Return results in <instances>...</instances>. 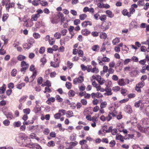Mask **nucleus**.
Listing matches in <instances>:
<instances>
[{
  "mask_svg": "<svg viewBox=\"0 0 149 149\" xmlns=\"http://www.w3.org/2000/svg\"><path fill=\"white\" fill-rule=\"evenodd\" d=\"M28 136L24 133H21L19 135L18 137L16 138V141L22 146L28 147L29 143L27 141Z\"/></svg>",
  "mask_w": 149,
  "mask_h": 149,
  "instance_id": "nucleus-1",
  "label": "nucleus"
},
{
  "mask_svg": "<svg viewBox=\"0 0 149 149\" xmlns=\"http://www.w3.org/2000/svg\"><path fill=\"white\" fill-rule=\"evenodd\" d=\"M29 66V64L27 63L26 62L24 61H22L21 64V66L22 67L20 70L21 71L23 72L24 73V72L26 71L28 68Z\"/></svg>",
  "mask_w": 149,
  "mask_h": 149,
  "instance_id": "nucleus-2",
  "label": "nucleus"
},
{
  "mask_svg": "<svg viewBox=\"0 0 149 149\" xmlns=\"http://www.w3.org/2000/svg\"><path fill=\"white\" fill-rule=\"evenodd\" d=\"M60 20V17L59 15L56 16L51 19V21L52 23L53 24H57Z\"/></svg>",
  "mask_w": 149,
  "mask_h": 149,
  "instance_id": "nucleus-3",
  "label": "nucleus"
},
{
  "mask_svg": "<svg viewBox=\"0 0 149 149\" xmlns=\"http://www.w3.org/2000/svg\"><path fill=\"white\" fill-rule=\"evenodd\" d=\"M84 81L83 77L81 76H80L78 78H75L73 80V83L76 84L77 83H80Z\"/></svg>",
  "mask_w": 149,
  "mask_h": 149,
  "instance_id": "nucleus-4",
  "label": "nucleus"
},
{
  "mask_svg": "<svg viewBox=\"0 0 149 149\" xmlns=\"http://www.w3.org/2000/svg\"><path fill=\"white\" fill-rule=\"evenodd\" d=\"M125 81H124L123 79H119L118 81V84L121 86H124L126 85V83L125 82H127V84H129V80L127 79H125Z\"/></svg>",
  "mask_w": 149,
  "mask_h": 149,
  "instance_id": "nucleus-5",
  "label": "nucleus"
},
{
  "mask_svg": "<svg viewBox=\"0 0 149 149\" xmlns=\"http://www.w3.org/2000/svg\"><path fill=\"white\" fill-rule=\"evenodd\" d=\"M100 58L99 57L97 58V60H98L99 63L100 65L101 64V63H102V61L104 62H109L110 61V59L109 58L106 56H104L102 58V61L100 60Z\"/></svg>",
  "mask_w": 149,
  "mask_h": 149,
  "instance_id": "nucleus-6",
  "label": "nucleus"
},
{
  "mask_svg": "<svg viewBox=\"0 0 149 149\" xmlns=\"http://www.w3.org/2000/svg\"><path fill=\"white\" fill-rule=\"evenodd\" d=\"M45 24L44 22L42 21H39L37 22L35 25V26L37 28H39L41 27H45Z\"/></svg>",
  "mask_w": 149,
  "mask_h": 149,
  "instance_id": "nucleus-7",
  "label": "nucleus"
},
{
  "mask_svg": "<svg viewBox=\"0 0 149 149\" xmlns=\"http://www.w3.org/2000/svg\"><path fill=\"white\" fill-rule=\"evenodd\" d=\"M97 81L100 85H103L105 82V80L99 75H97Z\"/></svg>",
  "mask_w": 149,
  "mask_h": 149,
  "instance_id": "nucleus-8",
  "label": "nucleus"
},
{
  "mask_svg": "<svg viewBox=\"0 0 149 149\" xmlns=\"http://www.w3.org/2000/svg\"><path fill=\"white\" fill-rule=\"evenodd\" d=\"M15 3H10L8 6L7 3L5 4V6L6 8V10L8 12L9 11V9L10 8H13L14 7Z\"/></svg>",
  "mask_w": 149,
  "mask_h": 149,
  "instance_id": "nucleus-9",
  "label": "nucleus"
},
{
  "mask_svg": "<svg viewBox=\"0 0 149 149\" xmlns=\"http://www.w3.org/2000/svg\"><path fill=\"white\" fill-rule=\"evenodd\" d=\"M81 33L85 36H87L90 34L91 32L87 29H85L82 30Z\"/></svg>",
  "mask_w": 149,
  "mask_h": 149,
  "instance_id": "nucleus-10",
  "label": "nucleus"
},
{
  "mask_svg": "<svg viewBox=\"0 0 149 149\" xmlns=\"http://www.w3.org/2000/svg\"><path fill=\"white\" fill-rule=\"evenodd\" d=\"M105 91L106 93L104 94L105 95H111L112 93L111 92V88L106 87L105 88Z\"/></svg>",
  "mask_w": 149,
  "mask_h": 149,
  "instance_id": "nucleus-11",
  "label": "nucleus"
},
{
  "mask_svg": "<svg viewBox=\"0 0 149 149\" xmlns=\"http://www.w3.org/2000/svg\"><path fill=\"white\" fill-rule=\"evenodd\" d=\"M4 114L6 116V118L10 120H11L14 118V117L13 116V114L11 112H8L7 113L5 114Z\"/></svg>",
  "mask_w": 149,
  "mask_h": 149,
  "instance_id": "nucleus-12",
  "label": "nucleus"
},
{
  "mask_svg": "<svg viewBox=\"0 0 149 149\" xmlns=\"http://www.w3.org/2000/svg\"><path fill=\"white\" fill-rule=\"evenodd\" d=\"M40 62L41 63L40 64V66L41 67H43L44 65L46 63L47 60L44 57L41 58L40 60Z\"/></svg>",
  "mask_w": 149,
  "mask_h": 149,
  "instance_id": "nucleus-13",
  "label": "nucleus"
},
{
  "mask_svg": "<svg viewBox=\"0 0 149 149\" xmlns=\"http://www.w3.org/2000/svg\"><path fill=\"white\" fill-rule=\"evenodd\" d=\"M106 13L107 14V16L111 18L113 17H114V14L110 10H107L106 11Z\"/></svg>",
  "mask_w": 149,
  "mask_h": 149,
  "instance_id": "nucleus-14",
  "label": "nucleus"
},
{
  "mask_svg": "<svg viewBox=\"0 0 149 149\" xmlns=\"http://www.w3.org/2000/svg\"><path fill=\"white\" fill-rule=\"evenodd\" d=\"M40 16V15H38L36 14L35 15H33L31 16V20L32 21H36L38 18Z\"/></svg>",
  "mask_w": 149,
  "mask_h": 149,
  "instance_id": "nucleus-15",
  "label": "nucleus"
},
{
  "mask_svg": "<svg viewBox=\"0 0 149 149\" xmlns=\"http://www.w3.org/2000/svg\"><path fill=\"white\" fill-rule=\"evenodd\" d=\"M122 13L123 14L124 16H127L129 17H130L131 16L130 14L128 12L127 10L126 9H124L122 11Z\"/></svg>",
  "mask_w": 149,
  "mask_h": 149,
  "instance_id": "nucleus-16",
  "label": "nucleus"
},
{
  "mask_svg": "<svg viewBox=\"0 0 149 149\" xmlns=\"http://www.w3.org/2000/svg\"><path fill=\"white\" fill-rule=\"evenodd\" d=\"M139 73V72L137 70H134L130 72V74L132 76L136 77Z\"/></svg>",
  "mask_w": 149,
  "mask_h": 149,
  "instance_id": "nucleus-17",
  "label": "nucleus"
},
{
  "mask_svg": "<svg viewBox=\"0 0 149 149\" xmlns=\"http://www.w3.org/2000/svg\"><path fill=\"white\" fill-rule=\"evenodd\" d=\"M51 66L54 68H57L59 67V64L58 63H57L53 61H51L50 62Z\"/></svg>",
  "mask_w": 149,
  "mask_h": 149,
  "instance_id": "nucleus-18",
  "label": "nucleus"
},
{
  "mask_svg": "<svg viewBox=\"0 0 149 149\" xmlns=\"http://www.w3.org/2000/svg\"><path fill=\"white\" fill-rule=\"evenodd\" d=\"M89 23V25L91 26L92 25V23L90 21H84L81 24V25L83 27H85L87 26V23Z\"/></svg>",
  "mask_w": 149,
  "mask_h": 149,
  "instance_id": "nucleus-19",
  "label": "nucleus"
},
{
  "mask_svg": "<svg viewBox=\"0 0 149 149\" xmlns=\"http://www.w3.org/2000/svg\"><path fill=\"white\" fill-rule=\"evenodd\" d=\"M21 125V123L20 121L15 122L13 123V126L15 127H19Z\"/></svg>",
  "mask_w": 149,
  "mask_h": 149,
  "instance_id": "nucleus-20",
  "label": "nucleus"
},
{
  "mask_svg": "<svg viewBox=\"0 0 149 149\" xmlns=\"http://www.w3.org/2000/svg\"><path fill=\"white\" fill-rule=\"evenodd\" d=\"M27 97L28 96L27 95H25L23 96L19 99V101L20 102H24Z\"/></svg>",
  "mask_w": 149,
  "mask_h": 149,
  "instance_id": "nucleus-21",
  "label": "nucleus"
},
{
  "mask_svg": "<svg viewBox=\"0 0 149 149\" xmlns=\"http://www.w3.org/2000/svg\"><path fill=\"white\" fill-rule=\"evenodd\" d=\"M66 115L67 117H71L73 116V113L71 111H67Z\"/></svg>",
  "mask_w": 149,
  "mask_h": 149,
  "instance_id": "nucleus-22",
  "label": "nucleus"
},
{
  "mask_svg": "<svg viewBox=\"0 0 149 149\" xmlns=\"http://www.w3.org/2000/svg\"><path fill=\"white\" fill-rule=\"evenodd\" d=\"M75 92L72 90H70L68 93V95L69 97H73L75 95Z\"/></svg>",
  "mask_w": 149,
  "mask_h": 149,
  "instance_id": "nucleus-23",
  "label": "nucleus"
},
{
  "mask_svg": "<svg viewBox=\"0 0 149 149\" xmlns=\"http://www.w3.org/2000/svg\"><path fill=\"white\" fill-rule=\"evenodd\" d=\"M120 41V38H116L112 41V43L113 45H116Z\"/></svg>",
  "mask_w": 149,
  "mask_h": 149,
  "instance_id": "nucleus-24",
  "label": "nucleus"
},
{
  "mask_svg": "<svg viewBox=\"0 0 149 149\" xmlns=\"http://www.w3.org/2000/svg\"><path fill=\"white\" fill-rule=\"evenodd\" d=\"M92 50L94 51H98L100 49L99 46L98 45H94L91 48Z\"/></svg>",
  "mask_w": 149,
  "mask_h": 149,
  "instance_id": "nucleus-25",
  "label": "nucleus"
},
{
  "mask_svg": "<svg viewBox=\"0 0 149 149\" xmlns=\"http://www.w3.org/2000/svg\"><path fill=\"white\" fill-rule=\"evenodd\" d=\"M25 85V84L24 83H22L20 84H17V88L18 89H21Z\"/></svg>",
  "mask_w": 149,
  "mask_h": 149,
  "instance_id": "nucleus-26",
  "label": "nucleus"
},
{
  "mask_svg": "<svg viewBox=\"0 0 149 149\" xmlns=\"http://www.w3.org/2000/svg\"><path fill=\"white\" fill-rule=\"evenodd\" d=\"M99 72V69L96 67H94L92 68L91 72L95 74Z\"/></svg>",
  "mask_w": 149,
  "mask_h": 149,
  "instance_id": "nucleus-27",
  "label": "nucleus"
},
{
  "mask_svg": "<svg viewBox=\"0 0 149 149\" xmlns=\"http://www.w3.org/2000/svg\"><path fill=\"white\" fill-rule=\"evenodd\" d=\"M107 35L105 33L102 32L100 35V37L101 39H105L107 38Z\"/></svg>",
  "mask_w": 149,
  "mask_h": 149,
  "instance_id": "nucleus-28",
  "label": "nucleus"
},
{
  "mask_svg": "<svg viewBox=\"0 0 149 149\" xmlns=\"http://www.w3.org/2000/svg\"><path fill=\"white\" fill-rule=\"evenodd\" d=\"M87 15L85 14H81L79 15V19L81 20H84L87 17Z\"/></svg>",
  "mask_w": 149,
  "mask_h": 149,
  "instance_id": "nucleus-29",
  "label": "nucleus"
},
{
  "mask_svg": "<svg viewBox=\"0 0 149 149\" xmlns=\"http://www.w3.org/2000/svg\"><path fill=\"white\" fill-rule=\"evenodd\" d=\"M130 26H131V27L132 28H137V27L136 22L134 21H132L131 22L130 24Z\"/></svg>",
  "mask_w": 149,
  "mask_h": 149,
  "instance_id": "nucleus-30",
  "label": "nucleus"
},
{
  "mask_svg": "<svg viewBox=\"0 0 149 149\" xmlns=\"http://www.w3.org/2000/svg\"><path fill=\"white\" fill-rule=\"evenodd\" d=\"M26 57L22 55H19L17 57V59L19 61H22Z\"/></svg>",
  "mask_w": 149,
  "mask_h": 149,
  "instance_id": "nucleus-31",
  "label": "nucleus"
},
{
  "mask_svg": "<svg viewBox=\"0 0 149 149\" xmlns=\"http://www.w3.org/2000/svg\"><path fill=\"white\" fill-rule=\"evenodd\" d=\"M74 29V27L73 26H70L68 30L70 34L72 35V36L70 38L71 39L72 37V36H74V34H72V31Z\"/></svg>",
  "mask_w": 149,
  "mask_h": 149,
  "instance_id": "nucleus-32",
  "label": "nucleus"
},
{
  "mask_svg": "<svg viewBox=\"0 0 149 149\" xmlns=\"http://www.w3.org/2000/svg\"><path fill=\"white\" fill-rule=\"evenodd\" d=\"M42 86H46L47 87H50L51 86V83L50 81L49 80H47L44 83V84H42Z\"/></svg>",
  "mask_w": 149,
  "mask_h": 149,
  "instance_id": "nucleus-33",
  "label": "nucleus"
},
{
  "mask_svg": "<svg viewBox=\"0 0 149 149\" xmlns=\"http://www.w3.org/2000/svg\"><path fill=\"white\" fill-rule=\"evenodd\" d=\"M76 135L75 134H72L70 137V139L71 141H75L76 139Z\"/></svg>",
  "mask_w": 149,
  "mask_h": 149,
  "instance_id": "nucleus-34",
  "label": "nucleus"
},
{
  "mask_svg": "<svg viewBox=\"0 0 149 149\" xmlns=\"http://www.w3.org/2000/svg\"><path fill=\"white\" fill-rule=\"evenodd\" d=\"M66 111L64 109L59 110L58 111V113L60 115V116H63L66 113Z\"/></svg>",
  "mask_w": 149,
  "mask_h": 149,
  "instance_id": "nucleus-35",
  "label": "nucleus"
},
{
  "mask_svg": "<svg viewBox=\"0 0 149 149\" xmlns=\"http://www.w3.org/2000/svg\"><path fill=\"white\" fill-rule=\"evenodd\" d=\"M99 19L102 21H104L107 19V17L105 15H102L99 17Z\"/></svg>",
  "mask_w": 149,
  "mask_h": 149,
  "instance_id": "nucleus-36",
  "label": "nucleus"
},
{
  "mask_svg": "<svg viewBox=\"0 0 149 149\" xmlns=\"http://www.w3.org/2000/svg\"><path fill=\"white\" fill-rule=\"evenodd\" d=\"M23 46L24 48H26L27 49H29L31 47V46L30 45L29 43H24L23 45Z\"/></svg>",
  "mask_w": 149,
  "mask_h": 149,
  "instance_id": "nucleus-37",
  "label": "nucleus"
},
{
  "mask_svg": "<svg viewBox=\"0 0 149 149\" xmlns=\"http://www.w3.org/2000/svg\"><path fill=\"white\" fill-rule=\"evenodd\" d=\"M144 4V0H139L137 2V4L139 6H143Z\"/></svg>",
  "mask_w": 149,
  "mask_h": 149,
  "instance_id": "nucleus-38",
  "label": "nucleus"
},
{
  "mask_svg": "<svg viewBox=\"0 0 149 149\" xmlns=\"http://www.w3.org/2000/svg\"><path fill=\"white\" fill-rule=\"evenodd\" d=\"M40 107L38 105L36 106L34 109V110L36 113H38L39 111H40Z\"/></svg>",
  "mask_w": 149,
  "mask_h": 149,
  "instance_id": "nucleus-39",
  "label": "nucleus"
},
{
  "mask_svg": "<svg viewBox=\"0 0 149 149\" xmlns=\"http://www.w3.org/2000/svg\"><path fill=\"white\" fill-rule=\"evenodd\" d=\"M126 111L127 112L129 113H132V109L130 106L128 105L127 106Z\"/></svg>",
  "mask_w": 149,
  "mask_h": 149,
  "instance_id": "nucleus-40",
  "label": "nucleus"
},
{
  "mask_svg": "<svg viewBox=\"0 0 149 149\" xmlns=\"http://www.w3.org/2000/svg\"><path fill=\"white\" fill-rule=\"evenodd\" d=\"M17 70L15 69H13L11 71V75L13 77H15L17 74Z\"/></svg>",
  "mask_w": 149,
  "mask_h": 149,
  "instance_id": "nucleus-41",
  "label": "nucleus"
},
{
  "mask_svg": "<svg viewBox=\"0 0 149 149\" xmlns=\"http://www.w3.org/2000/svg\"><path fill=\"white\" fill-rule=\"evenodd\" d=\"M55 143L53 141H49L47 143V145L49 147H53L55 146Z\"/></svg>",
  "mask_w": 149,
  "mask_h": 149,
  "instance_id": "nucleus-42",
  "label": "nucleus"
},
{
  "mask_svg": "<svg viewBox=\"0 0 149 149\" xmlns=\"http://www.w3.org/2000/svg\"><path fill=\"white\" fill-rule=\"evenodd\" d=\"M8 15L7 14H4L2 17V21L4 22L8 18Z\"/></svg>",
  "mask_w": 149,
  "mask_h": 149,
  "instance_id": "nucleus-43",
  "label": "nucleus"
},
{
  "mask_svg": "<svg viewBox=\"0 0 149 149\" xmlns=\"http://www.w3.org/2000/svg\"><path fill=\"white\" fill-rule=\"evenodd\" d=\"M67 65L68 67L69 68V69H70L72 67L73 65V63L68 61L67 62Z\"/></svg>",
  "mask_w": 149,
  "mask_h": 149,
  "instance_id": "nucleus-44",
  "label": "nucleus"
},
{
  "mask_svg": "<svg viewBox=\"0 0 149 149\" xmlns=\"http://www.w3.org/2000/svg\"><path fill=\"white\" fill-rule=\"evenodd\" d=\"M40 4L43 6H46L48 4L47 2L45 1H41Z\"/></svg>",
  "mask_w": 149,
  "mask_h": 149,
  "instance_id": "nucleus-45",
  "label": "nucleus"
},
{
  "mask_svg": "<svg viewBox=\"0 0 149 149\" xmlns=\"http://www.w3.org/2000/svg\"><path fill=\"white\" fill-rule=\"evenodd\" d=\"M33 37L36 39L40 38V35L39 33L36 32L33 33Z\"/></svg>",
  "mask_w": 149,
  "mask_h": 149,
  "instance_id": "nucleus-46",
  "label": "nucleus"
},
{
  "mask_svg": "<svg viewBox=\"0 0 149 149\" xmlns=\"http://www.w3.org/2000/svg\"><path fill=\"white\" fill-rule=\"evenodd\" d=\"M11 65H13L17 63V61L15 58H13L10 61Z\"/></svg>",
  "mask_w": 149,
  "mask_h": 149,
  "instance_id": "nucleus-47",
  "label": "nucleus"
},
{
  "mask_svg": "<svg viewBox=\"0 0 149 149\" xmlns=\"http://www.w3.org/2000/svg\"><path fill=\"white\" fill-rule=\"evenodd\" d=\"M111 83V81H109L108 80L105 81V84L107 87H108L110 86Z\"/></svg>",
  "mask_w": 149,
  "mask_h": 149,
  "instance_id": "nucleus-48",
  "label": "nucleus"
},
{
  "mask_svg": "<svg viewBox=\"0 0 149 149\" xmlns=\"http://www.w3.org/2000/svg\"><path fill=\"white\" fill-rule=\"evenodd\" d=\"M65 86L67 88L69 89H70L72 87V84L69 82H67L65 84Z\"/></svg>",
  "mask_w": 149,
  "mask_h": 149,
  "instance_id": "nucleus-49",
  "label": "nucleus"
},
{
  "mask_svg": "<svg viewBox=\"0 0 149 149\" xmlns=\"http://www.w3.org/2000/svg\"><path fill=\"white\" fill-rule=\"evenodd\" d=\"M31 110L29 108H27L23 110V112L26 115L29 114Z\"/></svg>",
  "mask_w": 149,
  "mask_h": 149,
  "instance_id": "nucleus-50",
  "label": "nucleus"
},
{
  "mask_svg": "<svg viewBox=\"0 0 149 149\" xmlns=\"http://www.w3.org/2000/svg\"><path fill=\"white\" fill-rule=\"evenodd\" d=\"M49 87H46L45 88V91L44 92L46 93L47 92L50 93L52 92V90L49 88Z\"/></svg>",
  "mask_w": 149,
  "mask_h": 149,
  "instance_id": "nucleus-51",
  "label": "nucleus"
},
{
  "mask_svg": "<svg viewBox=\"0 0 149 149\" xmlns=\"http://www.w3.org/2000/svg\"><path fill=\"white\" fill-rule=\"evenodd\" d=\"M81 103L84 105H86L87 103L86 100L85 99H82L81 100Z\"/></svg>",
  "mask_w": 149,
  "mask_h": 149,
  "instance_id": "nucleus-52",
  "label": "nucleus"
},
{
  "mask_svg": "<svg viewBox=\"0 0 149 149\" xmlns=\"http://www.w3.org/2000/svg\"><path fill=\"white\" fill-rule=\"evenodd\" d=\"M54 36L56 39H58L61 38V35L59 33L56 32L55 33Z\"/></svg>",
  "mask_w": 149,
  "mask_h": 149,
  "instance_id": "nucleus-53",
  "label": "nucleus"
},
{
  "mask_svg": "<svg viewBox=\"0 0 149 149\" xmlns=\"http://www.w3.org/2000/svg\"><path fill=\"white\" fill-rule=\"evenodd\" d=\"M99 33L96 31H93L91 33L92 36L94 37H97L99 35Z\"/></svg>",
  "mask_w": 149,
  "mask_h": 149,
  "instance_id": "nucleus-54",
  "label": "nucleus"
},
{
  "mask_svg": "<svg viewBox=\"0 0 149 149\" xmlns=\"http://www.w3.org/2000/svg\"><path fill=\"white\" fill-rule=\"evenodd\" d=\"M35 42V40L32 38H30L29 40V44L32 46V44Z\"/></svg>",
  "mask_w": 149,
  "mask_h": 149,
  "instance_id": "nucleus-55",
  "label": "nucleus"
},
{
  "mask_svg": "<svg viewBox=\"0 0 149 149\" xmlns=\"http://www.w3.org/2000/svg\"><path fill=\"white\" fill-rule=\"evenodd\" d=\"M3 123L5 126H8L9 125L10 122L7 119L4 120Z\"/></svg>",
  "mask_w": 149,
  "mask_h": 149,
  "instance_id": "nucleus-56",
  "label": "nucleus"
},
{
  "mask_svg": "<svg viewBox=\"0 0 149 149\" xmlns=\"http://www.w3.org/2000/svg\"><path fill=\"white\" fill-rule=\"evenodd\" d=\"M29 21H27V22L24 23L23 24V26H26L27 27H30L32 26V25L31 24H29Z\"/></svg>",
  "mask_w": 149,
  "mask_h": 149,
  "instance_id": "nucleus-57",
  "label": "nucleus"
},
{
  "mask_svg": "<svg viewBox=\"0 0 149 149\" xmlns=\"http://www.w3.org/2000/svg\"><path fill=\"white\" fill-rule=\"evenodd\" d=\"M86 70L88 72H91L92 69V67L91 65H87L86 66Z\"/></svg>",
  "mask_w": 149,
  "mask_h": 149,
  "instance_id": "nucleus-58",
  "label": "nucleus"
},
{
  "mask_svg": "<svg viewBox=\"0 0 149 149\" xmlns=\"http://www.w3.org/2000/svg\"><path fill=\"white\" fill-rule=\"evenodd\" d=\"M50 132L49 129L48 128H45L43 131V133L46 135H48Z\"/></svg>",
  "mask_w": 149,
  "mask_h": 149,
  "instance_id": "nucleus-59",
  "label": "nucleus"
},
{
  "mask_svg": "<svg viewBox=\"0 0 149 149\" xmlns=\"http://www.w3.org/2000/svg\"><path fill=\"white\" fill-rule=\"evenodd\" d=\"M56 100H58V102H61L63 101V99L61 98L60 96L58 95H56Z\"/></svg>",
  "mask_w": 149,
  "mask_h": 149,
  "instance_id": "nucleus-60",
  "label": "nucleus"
},
{
  "mask_svg": "<svg viewBox=\"0 0 149 149\" xmlns=\"http://www.w3.org/2000/svg\"><path fill=\"white\" fill-rule=\"evenodd\" d=\"M103 97V95L100 93L97 92L96 93V97L97 98H102Z\"/></svg>",
  "mask_w": 149,
  "mask_h": 149,
  "instance_id": "nucleus-61",
  "label": "nucleus"
},
{
  "mask_svg": "<svg viewBox=\"0 0 149 149\" xmlns=\"http://www.w3.org/2000/svg\"><path fill=\"white\" fill-rule=\"evenodd\" d=\"M120 88L119 86H116L113 87L112 90L115 92H117L120 90Z\"/></svg>",
  "mask_w": 149,
  "mask_h": 149,
  "instance_id": "nucleus-62",
  "label": "nucleus"
},
{
  "mask_svg": "<svg viewBox=\"0 0 149 149\" xmlns=\"http://www.w3.org/2000/svg\"><path fill=\"white\" fill-rule=\"evenodd\" d=\"M145 85V83L144 81H142L141 82H140L139 83H138L137 85L138 86H139L141 88L143 87Z\"/></svg>",
  "mask_w": 149,
  "mask_h": 149,
  "instance_id": "nucleus-63",
  "label": "nucleus"
},
{
  "mask_svg": "<svg viewBox=\"0 0 149 149\" xmlns=\"http://www.w3.org/2000/svg\"><path fill=\"white\" fill-rule=\"evenodd\" d=\"M145 113L146 115L149 117V106L146 108L145 110Z\"/></svg>",
  "mask_w": 149,
  "mask_h": 149,
  "instance_id": "nucleus-64",
  "label": "nucleus"
}]
</instances>
